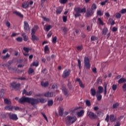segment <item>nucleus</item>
Here are the masks:
<instances>
[{"mask_svg":"<svg viewBox=\"0 0 126 126\" xmlns=\"http://www.w3.org/2000/svg\"><path fill=\"white\" fill-rule=\"evenodd\" d=\"M18 101L20 103H24V102H27L31 103L32 106H35L39 102V99H34L32 97H23L20 98Z\"/></svg>","mask_w":126,"mask_h":126,"instance_id":"obj_1","label":"nucleus"},{"mask_svg":"<svg viewBox=\"0 0 126 126\" xmlns=\"http://www.w3.org/2000/svg\"><path fill=\"white\" fill-rule=\"evenodd\" d=\"M66 118V121L71 124L74 123L77 120V117L76 116H67Z\"/></svg>","mask_w":126,"mask_h":126,"instance_id":"obj_2","label":"nucleus"},{"mask_svg":"<svg viewBox=\"0 0 126 126\" xmlns=\"http://www.w3.org/2000/svg\"><path fill=\"white\" fill-rule=\"evenodd\" d=\"M84 66L86 68V69H90L91 67V64L90 63V60L87 57H85L84 58Z\"/></svg>","mask_w":126,"mask_h":126,"instance_id":"obj_3","label":"nucleus"},{"mask_svg":"<svg viewBox=\"0 0 126 126\" xmlns=\"http://www.w3.org/2000/svg\"><path fill=\"white\" fill-rule=\"evenodd\" d=\"M88 115L89 117V118L91 120H95L96 119L97 117V115L94 112L90 111L88 112Z\"/></svg>","mask_w":126,"mask_h":126,"instance_id":"obj_4","label":"nucleus"},{"mask_svg":"<svg viewBox=\"0 0 126 126\" xmlns=\"http://www.w3.org/2000/svg\"><path fill=\"white\" fill-rule=\"evenodd\" d=\"M70 72H71V71L69 69H65L63 71V72L62 75L63 78H67L69 76Z\"/></svg>","mask_w":126,"mask_h":126,"instance_id":"obj_5","label":"nucleus"},{"mask_svg":"<svg viewBox=\"0 0 126 126\" xmlns=\"http://www.w3.org/2000/svg\"><path fill=\"white\" fill-rule=\"evenodd\" d=\"M8 116L10 120L13 121H16V115L14 114L8 113Z\"/></svg>","mask_w":126,"mask_h":126,"instance_id":"obj_6","label":"nucleus"},{"mask_svg":"<svg viewBox=\"0 0 126 126\" xmlns=\"http://www.w3.org/2000/svg\"><path fill=\"white\" fill-rule=\"evenodd\" d=\"M74 10H75V11L79 12L80 13L86 12V8L85 7H84L82 9H81L79 7L75 8Z\"/></svg>","mask_w":126,"mask_h":126,"instance_id":"obj_7","label":"nucleus"},{"mask_svg":"<svg viewBox=\"0 0 126 126\" xmlns=\"http://www.w3.org/2000/svg\"><path fill=\"white\" fill-rule=\"evenodd\" d=\"M63 93L64 94L65 96H68L69 95L67 89L65 87H63L62 89Z\"/></svg>","mask_w":126,"mask_h":126,"instance_id":"obj_8","label":"nucleus"},{"mask_svg":"<svg viewBox=\"0 0 126 126\" xmlns=\"http://www.w3.org/2000/svg\"><path fill=\"white\" fill-rule=\"evenodd\" d=\"M44 96L46 97H52L53 96V93L47 92L44 94Z\"/></svg>","mask_w":126,"mask_h":126,"instance_id":"obj_9","label":"nucleus"},{"mask_svg":"<svg viewBox=\"0 0 126 126\" xmlns=\"http://www.w3.org/2000/svg\"><path fill=\"white\" fill-rule=\"evenodd\" d=\"M94 13V11H93L92 10L88 9L87 12L86 13V17H90L92 16V15Z\"/></svg>","mask_w":126,"mask_h":126,"instance_id":"obj_10","label":"nucleus"},{"mask_svg":"<svg viewBox=\"0 0 126 126\" xmlns=\"http://www.w3.org/2000/svg\"><path fill=\"white\" fill-rule=\"evenodd\" d=\"M24 30L26 31H28L30 30V28H29V24H28V23L26 21H25L24 22Z\"/></svg>","mask_w":126,"mask_h":126,"instance_id":"obj_11","label":"nucleus"},{"mask_svg":"<svg viewBox=\"0 0 126 126\" xmlns=\"http://www.w3.org/2000/svg\"><path fill=\"white\" fill-rule=\"evenodd\" d=\"M13 109L16 110V107L10 106H6L5 107V110H7L8 111H13Z\"/></svg>","mask_w":126,"mask_h":126,"instance_id":"obj_12","label":"nucleus"},{"mask_svg":"<svg viewBox=\"0 0 126 126\" xmlns=\"http://www.w3.org/2000/svg\"><path fill=\"white\" fill-rule=\"evenodd\" d=\"M76 81L78 82L81 88H84L85 85H84V84L82 83V81L80 80L79 78H77L76 80Z\"/></svg>","mask_w":126,"mask_h":126,"instance_id":"obj_13","label":"nucleus"},{"mask_svg":"<svg viewBox=\"0 0 126 126\" xmlns=\"http://www.w3.org/2000/svg\"><path fill=\"white\" fill-rule=\"evenodd\" d=\"M22 7L24 9H27L29 7V3L28 2H25L22 4Z\"/></svg>","mask_w":126,"mask_h":126,"instance_id":"obj_14","label":"nucleus"},{"mask_svg":"<svg viewBox=\"0 0 126 126\" xmlns=\"http://www.w3.org/2000/svg\"><path fill=\"white\" fill-rule=\"evenodd\" d=\"M91 94L93 96H95L96 94V91L94 88H91Z\"/></svg>","mask_w":126,"mask_h":126,"instance_id":"obj_15","label":"nucleus"},{"mask_svg":"<svg viewBox=\"0 0 126 126\" xmlns=\"http://www.w3.org/2000/svg\"><path fill=\"white\" fill-rule=\"evenodd\" d=\"M126 82V79L124 78H121V79H119L118 81V83L119 84H121L124 83Z\"/></svg>","mask_w":126,"mask_h":126,"instance_id":"obj_16","label":"nucleus"},{"mask_svg":"<svg viewBox=\"0 0 126 126\" xmlns=\"http://www.w3.org/2000/svg\"><path fill=\"white\" fill-rule=\"evenodd\" d=\"M84 111L83 110H81V111L77 112V116L78 117H81L84 115Z\"/></svg>","mask_w":126,"mask_h":126,"instance_id":"obj_17","label":"nucleus"},{"mask_svg":"<svg viewBox=\"0 0 126 126\" xmlns=\"http://www.w3.org/2000/svg\"><path fill=\"white\" fill-rule=\"evenodd\" d=\"M4 102L5 104H6V105H11V101L7 98H4Z\"/></svg>","mask_w":126,"mask_h":126,"instance_id":"obj_18","label":"nucleus"},{"mask_svg":"<svg viewBox=\"0 0 126 126\" xmlns=\"http://www.w3.org/2000/svg\"><path fill=\"white\" fill-rule=\"evenodd\" d=\"M39 64V62L38 61H35V62H33L32 64L31 65V66H35V67H37L38 66Z\"/></svg>","mask_w":126,"mask_h":126,"instance_id":"obj_19","label":"nucleus"},{"mask_svg":"<svg viewBox=\"0 0 126 126\" xmlns=\"http://www.w3.org/2000/svg\"><path fill=\"white\" fill-rule=\"evenodd\" d=\"M62 12V8L60 7H59L56 10L57 14V15L60 14Z\"/></svg>","mask_w":126,"mask_h":126,"instance_id":"obj_20","label":"nucleus"},{"mask_svg":"<svg viewBox=\"0 0 126 126\" xmlns=\"http://www.w3.org/2000/svg\"><path fill=\"white\" fill-rule=\"evenodd\" d=\"M11 89H15V88H16V83L15 82H13L11 84V87H10Z\"/></svg>","mask_w":126,"mask_h":126,"instance_id":"obj_21","label":"nucleus"},{"mask_svg":"<svg viewBox=\"0 0 126 126\" xmlns=\"http://www.w3.org/2000/svg\"><path fill=\"white\" fill-rule=\"evenodd\" d=\"M97 8V6L95 3H93L92 7L91 10L94 11Z\"/></svg>","mask_w":126,"mask_h":126,"instance_id":"obj_22","label":"nucleus"},{"mask_svg":"<svg viewBox=\"0 0 126 126\" xmlns=\"http://www.w3.org/2000/svg\"><path fill=\"white\" fill-rule=\"evenodd\" d=\"M98 93L102 94L103 93V88L102 86H98Z\"/></svg>","mask_w":126,"mask_h":126,"instance_id":"obj_23","label":"nucleus"},{"mask_svg":"<svg viewBox=\"0 0 126 126\" xmlns=\"http://www.w3.org/2000/svg\"><path fill=\"white\" fill-rule=\"evenodd\" d=\"M41 85L43 87H46L48 86V82H41Z\"/></svg>","mask_w":126,"mask_h":126,"instance_id":"obj_24","label":"nucleus"},{"mask_svg":"<svg viewBox=\"0 0 126 126\" xmlns=\"http://www.w3.org/2000/svg\"><path fill=\"white\" fill-rule=\"evenodd\" d=\"M59 113L60 115L61 116H62L63 114V108L60 107L59 108Z\"/></svg>","mask_w":126,"mask_h":126,"instance_id":"obj_25","label":"nucleus"},{"mask_svg":"<svg viewBox=\"0 0 126 126\" xmlns=\"http://www.w3.org/2000/svg\"><path fill=\"white\" fill-rule=\"evenodd\" d=\"M31 50V49L28 47H24L23 52H27L29 54V51Z\"/></svg>","mask_w":126,"mask_h":126,"instance_id":"obj_26","label":"nucleus"},{"mask_svg":"<svg viewBox=\"0 0 126 126\" xmlns=\"http://www.w3.org/2000/svg\"><path fill=\"white\" fill-rule=\"evenodd\" d=\"M4 95V90L2 89L0 91V98H2Z\"/></svg>","mask_w":126,"mask_h":126,"instance_id":"obj_27","label":"nucleus"},{"mask_svg":"<svg viewBox=\"0 0 126 126\" xmlns=\"http://www.w3.org/2000/svg\"><path fill=\"white\" fill-rule=\"evenodd\" d=\"M108 32V30L106 28H104L103 29V30H102V34L104 35H106L107 33Z\"/></svg>","mask_w":126,"mask_h":126,"instance_id":"obj_28","label":"nucleus"},{"mask_svg":"<svg viewBox=\"0 0 126 126\" xmlns=\"http://www.w3.org/2000/svg\"><path fill=\"white\" fill-rule=\"evenodd\" d=\"M115 120H116V119L114 117V116L113 115H110V121L111 122H113L115 121Z\"/></svg>","mask_w":126,"mask_h":126,"instance_id":"obj_29","label":"nucleus"},{"mask_svg":"<svg viewBox=\"0 0 126 126\" xmlns=\"http://www.w3.org/2000/svg\"><path fill=\"white\" fill-rule=\"evenodd\" d=\"M97 16H101L103 14V11H101V10H97Z\"/></svg>","mask_w":126,"mask_h":126,"instance_id":"obj_30","label":"nucleus"},{"mask_svg":"<svg viewBox=\"0 0 126 126\" xmlns=\"http://www.w3.org/2000/svg\"><path fill=\"white\" fill-rule=\"evenodd\" d=\"M10 57V55L8 54V53H7L5 56H2V60H5V59H8Z\"/></svg>","mask_w":126,"mask_h":126,"instance_id":"obj_31","label":"nucleus"},{"mask_svg":"<svg viewBox=\"0 0 126 126\" xmlns=\"http://www.w3.org/2000/svg\"><path fill=\"white\" fill-rule=\"evenodd\" d=\"M22 35L25 41H27V40H28V37L25 35V33H23Z\"/></svg>","mask_w":126,"mask_h":126,"instance_id":"obj_32","label":"nucleus"},{"mask_svg":"<svg viewBox=\"0 0 126 126\" xmlns=\"http://www.w3.org/2000/svg\"><path fill=\"white\" fill-rule=\"evenodd\" d=\"M34 73V69L32 68V67L29 69V74H32Z\"/></svg>","mask_w":126,"mask_h":126,"instance_id":"obj_33","label":"nucleus"},{"mask_svg":"<svg viewBox=\"0 0 126 126\" xmlns=\"http://www.w3.org/2000/svg\"><path fill=\"white\" fill-rule=\"evenodd\" d=\"M17 16H19L21 18H23V15L19 12H16Z\"/></svg>","mask_w":126,"mask_h":126,"instance_id":"obj_34","label":"nucleus"},{"mask_svg":"<svg viewBox=\"0 0 126 126\" xmlns=\"http://www.w3.org/2000/svg\"><path fill=\"white\" fill-rule=\"evenodd\" d=\"M49 51V49L48 45H46L44 48V52L45 53H47Z\"/></svg>","mask_w":126,"mask_h":126,"instance_id":"obj_35","label":"nucleus"},{"mask_svg":"<svg viewBox=\"0 0 126 126\" xmlns=\"http://www.w3.org/2000/svg\"><path fill=\"white\" fill-rule=\"evenodd\" d=\"M63 34L66 35L67 32V29L65 27H64L63 29Z\"/></svg>","mask_w":126,"mask_h":126,"instance_id":"obj_36","label":"nucleus"},{"mask_svg":"<svg viewBox=\"0 0 126 126\" xmlns=\"http://www.w3.org/2000/svg\"><path fill=\"white\" fill-rule=\"evenodd\" d=\"M53 104V100H49L48 101V105L49 106H51Z\"/></svg>","mask_w":126,"mask_h":126,"instance_id":"obj_37","label":"nucleus"},{"mask_svg":"<svg viewBox=\"0 0 126 126\" xmlns=\"http://www.w3.org/2000/svg\"><path fill=\"white\" fill-rule=\"evenodd\" d=\"M97 22L101 25L103 26V22L102 21V20L99 18L97 20Z\"/></svg>","mask_w":126,"mask_h":126,"instance_id":"obj_38","label":"nucleus"},{"mask_svg":"<svg viewBox=\"0 0 126 126\" xmlns=\"http://www.w3.org/2000/svg\"><path fill=\"white\" fill-rule=\"evenodd\" d=\"M97 114L98 115V116L99 117H102L103 115V113H102V112H101V111H98L97 112Z\"/></svg>","mask_w":126,"mask_h":126,"instance_id":"obj_39","label":"nucleus"},{"mask_svg":"<svg viewBox=\"0 0 126 126\" xmlns=\"http://www.w3.org/2000/svg\"><path fill=\"white\" fill-rule=\"evenodd\" d=\"M77 61H78V65L79 68L80 69H81V68H82V67H81V61H80V59H78Z\"/></svg>","mask_w":126,"mask_h":126,"instance_id":"obj_40","label":"nucleus"},{"mask_svg":"<svg viewBox=\"0 0 126 126\" xmlns=\"http://www.w3.org/2000/svg\"><path fill=\"white\" fill-rule=\"evenodd\" d=\"M75 12H76V14H75V18H77L78 17H79L81 16V15L80 14V13H81L79 11H75Z\"/></svg>","mask_w":126,"mask_h":126,"instance_id":"obj_41","label":"nucleus"},{"mask_svg":"<svg viewBox=\"0 0 126 126\" xmlns=\"http://www.w3.org/2000/svg\"><path fill=\"white\" fill-rule=\"evenodd\" d=\"M13 63V61H9L6 64L7 66H10V64H12Z\"/></svg>","mask_w":126,"mask_h":126,"instance_id":"obj_42","label":"nucleus"},{"mask_svg":"<svg viewBox=\"0 0 126 126\" xmlns=\"http://www.w3.org/2000/svg\"><path fill=\"white\" fill-rule=\"evenodd\" d=\"M86 105L88 107H90L91 105V103L89 100H87L86 101Z\"/></svg>","mask_w":126,"mask_h":126,"instance_id":"obj_43","label":"nucleus"},{"mask_svg":"<svg viewBox=\"0 0 126 126\" xmlns=\"http://www.w3.org/2000/svg\"><path fill=\"white\" fill-rule=\"evenodd\" d=\"M52 28V26L51 25H48L46 27V32H48Z\"/></svg>","mask_w":126,"mask_h":126,"instance_id":"obj_44","label":"nucleus"},{"mask_svg":"<svg viewBox=\"0 0 126 126\" xmlns=\"http://www.w3.org/2000/svg\"><path fill=\"white\" fill-rule=\"evenodd\" d=\"M119 103L117 102V103H114L113 105V108H116L119 106Z\"/></svg>","mask_w":126,"mask_h":126,"instance_id":"obj_45","label":"nucleus"},{"mask_svg":"<svg viewBox=\"0 0 126 126\" xmlns=\"http://www.w3.org/2000/svg\"><path fill=\"white\" fill-rule=\"evenodd\" d=\"M39 100V102L41 103H44L46 102V100L44 98H40Z\"/></svg>","mask_w":126,"mask_h":126,"instance_id":"obj_46","label":"nucleus"},{"mask_svg":"<svg viewBox=\"0 0 126 126\" xmlns=\"http://www.w3.org/2000/svg\"><path fill=\"white\" fill-rule=\"evenodd\" d=\"M32 40H33V41H35V40H37V37H36V36L34 34H32Z\"/></svg>","mask_w":126,"mask_h":126,"instance_id":"obj_47","label":"nucleus"},{"mask_svg":"<svg viewBox=\"0 0 126 126\" xmlns=\"http://www.w3.org/2000/svg\"><path fill=\"white\" fill-rule=\"evenodd\" d=\"M116 17L117 19H120L121 17V15L119 13H117L116 14Z\"/></svg>","mask_w":126,"mask_h":126,"instance_id":"obj_48","label":"nucleus"},{"mask_svg":"<svg viewBox=\"0 0 126 126\" xmlns=\"http://www.w3.org/2000/svg\"><path fill=\"white\" fill-rule=\"evenodd\" d=\"M106 94H107V85H105L104 86V94L105 96Z\"/></svg>","mask_w":126,"mask_h":126,"instance_id":"obj_49","label":"nucleus"},{"mask_svg":"<svg viewBox=\"0 0 126 126\" xmlns=\"http://www.w3.org/2000/svg\"><path fill=\"white\" fill-rule=\"evenodd\" d=\"M77 49L78 51L80 52L83 49V47L82 46H77Z\"/></svg>","mask_w":126,"mask_h":126,"instance_id":"obj_50","label":"nucleus"},{"mask_svg":"<svg viewBox=\"0 0 126 126\" xmlns=\"http://www.w3.org/2000/svg\"><path fill=\"white\" fill-rule=\"evenodd\" d=\"M117 86L116 85H115V84L113 85V86H112V90L113 91H115L117 89Z\"/></svg>","mask_w":126,"mask_h":126,"instance_id":"obj_51","label":"nucleus"},{"mask_svg":"<svg viewBox=\"0 0 126 126\" xmlns=\"http://www.w3.org/2000/svg\"><path fill=\"white\" fill-rule=\"evenodd\" d=\"M97 97V99L98 101L101 100V98H102V95H96Z\"/></svg>","mask_w":126,"mask_h":126,"instance_id":"obj_52","label":"nucleus"},{"mask_svg":"<svg viewBox=\"0 0 126 126\" xmlns=\"http://www.w3.org/2000/svg\"><path fill=\"white\" fill-rule=\"evenodd\" d=\"M67 1V0H60V2L62 4H65Z\"/></svg>","mask_w":126,"mask_h":126,"instance_id":"obj_53","label":"nucleus"},{"mask_svg":"<svg viewBox=\"0 0 126 126\" xmlns=\"http://www.w3.org/2000/svg\"><path fill=\"white\" fill-rule=\"evenodd\" d=\"M23 40V39L21 37H18L17 38V41H18V42H22Z\"/></svg>","mask_w":126,"mask_h":126,"instance_id":"obj_54","label":"nucleus"},{"mask_svg":"<svg viewBox=\"0 0 126 126\" xmlns=\"http://www.w3.org/2000/svg\"><path fill=\"white\" fill-rule=\"evenodd\" d=\"M57 42V37L55 36L54 37H53V40H52V42L53 43H56Z\"/></svg>","mask_w":126,"mask_h":126,"instance_id":"obj_55","label":"nucleus"},{"mask_svg":"<svg viewBox=\"0 0 126 126\" xmlns=\"http://www.w3.org/2000/svg\"><path fill=\"white\" fill-rule=\"evenodd\" d=\"M42 115H43V117L44 118V119L47 121V122H48V119H47V118L46 115L44 113H42Z\"/></svg>","mask_w":126,"mask_h":126,"instance_id":"obj_56","label":"nucleus"},{"mask_svg":"<svg viewBox=\"0 0 126 126\" xmlns=\"http://www.w3.org/2000/svg\"><path fill=\"white\" fill-rule=\"evenodd\" d=\"M63 22L64 23H65L67 21V16H63Z\"/></svg>","mask_w":126,"mask_h":126,"instance_id":"obj_57","label":"nucleus"},{"mask_svg":"<svg viewBox=\"0 0 126 126\" xmlns=\"http://www.w3.org/2000/svg\"><path fill=\"white\" fill-rule=\"evenodd\" d=\"M123 89L124 92H126V83H125L123 86Z\"/></svg>","mask_w":126,"mask_h":126,"instance_id":"obj_58","label":"nucleus"},{"mask_svg":"<svg viewBox=\"0 0 126 126\" xmlns=\"http://www.w3.org/2000/svg\"><path fill=\"white\" fill-rule=\"evenodd\" d=\"M36 32V30L35 29H32V35H34Z\"/></svg>","mask_w":126,"mask_h":126,"instance_id":"obj_59","label":"nucleus"},{"mask_svg":"<svg viewBox=\"0 0 126 126\" xmlns=\"http://www.w3.org/2000/svg\"><path fill=\"white\" fill-rule=\"evenodd\" d=\"M32 91H30L29 92H27V95L28 96H31V95H32Z\"/></svg>","mask_w":126,"mask_h":126,"instance_id":"obj_60","label":"nucleus"},{"mask_svg":"<svg viewBox=\"0 0 126 126\" xmlns=\"http://www.w3.org/2000/svg\"><path fill=\"white\" fill-rule=\"evenodd\" d=\"M68 87L69 89H72V85H71V84L70 82H68Z\"/></svg>","mask_w":126,"mask_h":126,"instance_id":"obj_61","label":"nucleus"},{"mask_svg":"<svg viewBox=\"0 0 126 126\" xmlns=\"http://www.w3.org/2000/svg\"><path fill=\"white\" fill-rule=\"evenodd\" d=\"M42 19H43V20L44 21H46V22H49V19L48 18H46L45 17H43Z\"/></svg>","mask_w":126,"mask_h":126,"instance_id":"obj_62","label":"nucleus"},{"mask_svg":"<svg viewBox=\"0 0 126 126\" xmlns=\"http://www.w3.org/2000/svg\"><path fill=\"white\" fill-rule=\"evenodd\" d=\"M105 121H107V122H108L109 121V116L108 114L107 115V116L105 118Z\"/></svg>","mask_w":126,"mask_h":126,"instance_id":"obj_63","label":"nucleus"},{"mask_svg":"<svg viewBox=\"0 0 126 126\" xmlns=\"http://www.w3.org/2000/svg\"><path fill=\"white\" fill-rule=\"evenodd\" d=\"M122 14H125L126 13V9H123L121 10Z\"/></svg>","mask_w":126,"mask_h":126,"instance_id":"obj_64","label":"nucleus"}]
</instances>
